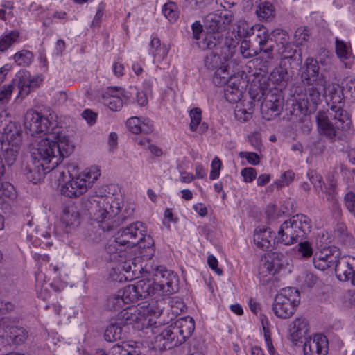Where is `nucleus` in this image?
Segmentation results:
<instances>
[{"label": "nucleus", "instance_id": "22", "mask_svg": "<svg viewBox=\"0 0 355 355\" xmlns=\"http://www.w3.org/2000/svg\"><path fill=\"white\" fill-rule=\"evenodd\" d=\"M334 266L337 278L340 281H349L355 269V257L343 256L338 257Z\"/></svg>", "mask_w": 355, "mask_h": 355}, {"label": "nucleus", "instance_id": "31", "mask_svg": "<svg viewBox=\"0 0 355 355\" xmlns=\"http://www.w3.org/2000/svg\"><path fill=\"white\" fill-rule=\"evenodd\" d=\"M274 233L268 228L256 229L254 234V242L256 245L263 250H270L272 241L274 240Z\"/></svg>", "mask_w": 355, "mask_h": 355}, {"label": "nucleus", "instance_id": "30", "mask_svg": "<svg viewBox=\"0 0 355 355\" xmlns=\"http://www.w3.org/2000/svg\"><path fill=\"white\" fill-rule=\"evenodd\" d=\"M230 52H228V54ZM227 56V52L220 53L219 51H211L209 55H207L205 58V66L210 69H216L215 74L222 78L227 73L225 67H220L221 63V56Z\"/></svg>", "mask_w": 355, "mask_h": 355}, {"label": "nucleus", "instance_id": "44", "mask_svg": "<svg viewBox=\"0 0 355 355\" xmlns=\"http://www.w3.org/2000/svg\"><path fill=\"white\" fill-rule=\"evenodd\" d=\"M335 44L336 55L340 60H347L350 58L352 50L349 45L338 39L336 40Z\"/></svg>", "mask_w": 355, "mask_h": 355}, {"label": "nucleus", "instance_id": "54", "mask_svg": "<svg viewBox=\"0 0 355 355\" xmlns=\"http://www.w3.org/2000/svg\"><path fill=\"white\" fill-rule=\"evenodd\" d=\"M239 51L245 58H252L258 54V51L257 49H252L250 43L246 40L241 42V46H239Z\"/></svg>", "mask_w": 355, "mask_h": 355}, {"label": "nucleus", "instance_id": "46", "mask_svg": "<svg viewBox=\"0 0 355 355\" xmlns=\"http://www.w3.org/2000/svg\"><path fill=\"white\" fill-rule=\"evenodd\" d=\"M162 13L171 22L175 21L179 17L178 6L173 2L165 3L162 8Z\"/></svg>", "mask_w": 355, "mask_h": 355}, {"label": "nucleus", "instance_id": "50", "mask_svg": "<svg viewBox=\"0 0 355 355\" xmlns=\"http://www.w3.org/2000/svg\"><path fill=\"white\" fill-rule=\"evenodd\" d=\"M274 12L273 6L268 2L259 3L256 10V13L259 17L266 19L273 17Z\"/></svg>", "mask_w": 355, "mask_h": 355}, {"label": "nucleus", "instance_id": "3", "mask_svg": "<svg viewBox=\"0 0 355 355\" xmlns=\"http://www.w3.org/2000/svg\"><path fill=\"white\" fill-rule=\"evenodd\" d=\"M145 232L146 227L141 222L132 223L120 230L115 240L106 247L107 254H110L112 260H119V257H123L125 254V249H122L121 247L126 245L130 248L140 243L145 238Z\"/></svg>", "mask_w": 355, "mask_h": 355}, {"label": "nucleus", "instance_id": "20", "mask_svg": "<svg viewBox=\"0 0 355 355\" xmlns=\"http://www.w3.org/2000/svg\"><path fill=\"white\" fill-rule=\"evenodd\" d=\"M88 189V183L78 175L71 178L60 187L62 195L69 198H76L85 193Z\"/></svg>", "mask_w": 355, "mask_h": 355}, {"label": "nucleus", "instance_id": "56", "mask_svg": "<svg viewBox=\"0 0 355 355\" xmlns=\"http://www.w3.org/2000/svg\"><path fill=\"white\" fill-rule=\"evenodd\" d=\"M344 200L346 208L355 217V193L348 191L345 196Z\"/></svg>", "mask_w": 355, "mask_h": 355}, {"label": "nucleus", "instance_id": "10", "mask_svg": "<svg viewBox=\"0 0 355 355\" xmlns=\"http://www.w3.org/2000/svg\"><path fill=\"white\" fill-rule=\"evenodd\" d=\"M144 333L150 339L146 343H147L148 347L150 349L162 351L175 347L174 345H172V340L169 337L166 328L159 332L157 327L147 326L144 329Z\"/></svg>", "mask_w": 355, "mask_h": 355}, {"label": "nucleus", "instance_id": "33", "mask_svg": "<svg viewBox=\"0 0 355 355\" xmlns=\"http://www.w3.org/2000/svg\"><path fill=\"white\" fill-rule=\"evenodd\" d=\"M189 117L191 122L189 123V129L191 132H197L199 134H204L208 130L207 123H201L202 111L198 107L193 108L189 112Z\"/></svg>", "mask_w": 355, "mask_h": 355}, {"label": "nucleus", "instance_id": "63", "mask_svg": "<svg viewBox=\"0 0 355 355\" xmlns=\"http://www.w3.org/2000/svg\"><path fill=\"white\" fill-rule=\"evenodd\" d=\"M275 272L273 263L270 261H266L259 268V273L263 276L272 275Z\"/></svg>", "mask_w": 355, "mask_h": 355}, {"label": "nucleus", "instance_id": "14", "mask_svg": "<svg viewBox=\"0 0 355 355\" xmlns=\"http://www.w3.org/2000/svg\"><path fill=\"white\" fill-rule=\"evenodd\" d=\"M232 19L233 15L227 10L210 13L205 18V26L207 32L224 33Z\"/></svg>", "mask_w": 355, "mask_h": 355}, {"label": "nucleus", "instance_id": "45", "mask_svg": "<svg viewBox=\"0 0 355 355\" xmlns=\"http://www.w3.org/2000/svg\"><path fill=\"white\" fill-rule=\"evenodd\" d=\"M340 87L345 98L355 97V79L347 77L343 80Z\"/></svg>", "mask_w": 355, "mask_h": 355}, {"label": "nucleus", "instance_id": "42", "mask_svg": "<svg viewBox=\"0 0 355 355\" xmlns=\"http://www.w3.org/2000/svg\"><path fill=\"white\" fill-rule=\"evenodd\" d=\"M123 329L119 322L110 324L105 331L104 338L108 342H114L123 338Z\"/></svg>", "mask_w": 355, "mask_h": 355}, {"label": "nucleus", "instance_id": "11", "mask_svg": "<svg viewBox=\"0 0 355 355\" xmlns=\"http://www.w3.org/2000/svg\"><path fill=\"white\" fill-rule=\"evenodd\" d=\"M304 85L306 86L305 93L304 98L299 99V107L301 110L306 111H314L321 101V96L324 89L326 81L322 82L321 84L313 83Z\"/></svg>", "mask_w": 355, "mask_h": 355}, {"label": "nucleus", "instance_id": "1", "mask_svg": "<svg viewBox=\"0 0 355 355\" xmlns=\"http://www.w3.org/2000/svg\"><path fill=\"white\" fill-rule=\"evenodd\" d=\"M73 150L74 145L67 134L66 128L55 127L48 137L36 139L32 143L31 155L35 162L52 171Z\"/></svg>", "mask_w": 355, "mask_h": 355}, {"label": "nucleus", "instance_id": "61", "mask_svg": "<svg viewBox=\"0 0 355 355\" xmlns=\"http://www.w3.org/2000/svg\"><path fill=\"white\" fill-rule=\"evenodd\" d=\"M310 182L316 188L322 189L323 184V179L320 174L315 171H311L307 174Z\"/></svg>", "mask_w": 355, "mask_h": 355}, {"label": "nucleus", "instance_id": "41", "mask_svg": "<svg viewBox=\"0 0 355 355\" xmlns=\"http://www.w3.org/2000/svg\"><path fill=\"white\" fill-rule=\"evenodd\" d=\"M345 98L342 94L339 85L333 84L328 89L327 103L329 107L332 105H343V100Z\"/></svg>", "mask_w": 355, "mask_h": 355}, {"label": "nucleus", "instance_id": "59", "mask_svg": "<svg viewBox=\"0 0 355 355\" xmlns=\"http://www.w3.org/2000/svg\"><path fill=\"white\" fill-rule=\"evenodd\" d=\"M338 241L347 248H352L355 245V240L350 232L347 231L337 238Z\"/></svg>", "mask_w": 355, "mask_h": 355}, {"label": "nucleus", "instance_id": "57", "mask_svg": "<svg viewBox=\"0 0 355 355\" xmlns=\"http://www.w3.org/2000/svg\"><path fill=\"white\" fill-rule=\"evenodd\" d=\"M295 174L291 171L284 172L279 180L276 182L277 187L288 185L294 179Z\"/></svg>", "mask_w": 355, "mask_h": 355}, {"label": "nucleus", "instance_id": "17", "mask_svg": "<svg viewBox=\"0 0 355 355\" xmlns=\"http://www.w3.org/2000/svg\"><path fill=\"white\" fill-rule=\"evenodd\" d=\"M251 31L252 33L247 32V35H253L254 31H257L254 42L259 44L260 51H263L268 54V58H272L274 45L273 41L270 37L268 30L263 26L257 24L252 27Z\"/></svg>", "mask_w": 355, "mask_h": 355}, {"label": "nucleus", "instance_id": "36", "mask_svg": "<svg viewBox=\"0 0 355 355\" xmlns=\"http://www.w3.org/2000/svg\"><path fill=\"white\" fill-rule=\"evenodd\" d=\"M168 48L163 44L158 37H154L151 40L150 44L149 53L153 57V62L162 61L168 55Z\"/></svg>", "mask_w": 355, "mask_h": 355}, {"label": "nucleus", "instance_id": "38", "mask_svg": "<svg viewBox=\"0 0 355 355\" xmlns=\"http://www.w3.org/2000/svg\"><path fill=\"white\" fill-rule=\"evenodd\" d=\"M253 102H248L247 104L240 103L237 105L235 111V118L241 122H246L249 121L252 116L254 110Z\"/></svg>", "mask_w": 355, "mask_h": 355}, {"label": "nucleus", "instance_id": "7", "mask_svg": "<svg viewBox=\"0 0 355 355\" xmlns=\"http://www.w3.org/2000/svg\"><path fill=\"white\" fill-rule=\"evenodd\" d=\"M300 302V295L297 289L294 287L284 288L276 295L272 311L279 318H290L295 313Z\"/></svg>", "mask_w": 355, "mask_h": 355}, {"label": "nucleus", "instance_id": "60", "mask_svg": "<svg viewBox=\"0 0 355 355\" xmlns=\"http://www.w3.org/2000/svg\"><path fill=\"white\" fill-rule=\"evenodd\" d=\"M241 158H245L252 165H257L260 162L259 157L256 153L241 152L239 154Z\"/></svg>", "mask_w": 355, "mask_h": 355}, {"label": "nucleus", "instance_id": "26", "mask_svg": "<svg viewBox=\"0 0 355 355\" xmlns=\"http://www.w3.org/2000/svg\"><path fill=\"white\" fill-rule=\"evenodd\" d=\"M13 82L17 83L19 89V94L21 96L28 95L31 91L37 86L38 80L31 78L30 73L26 70L19 71L15 76Z\"/></svg>", "mask_w": 355, "mask_h": 355}, {"label": "nucleus", "instance_id": "8", "mask_svg": "<svg viewBox=\"0 0 355 355\" xmlns=\"http://www.w3.org/2000/svg\"><path fill=\"white\" fill-rule=\"evenodd\" d=\"M147 270L153 273V281L157 291H162L166 294H171L178 290V277L174 272L163 266H151L150 269Z\"/></svg>", "mask_w": 355, "mask_h": 355}, {"label": "nucleus", "instance_id": "62", "mask_svg": "<svg viewBox=\"0 0 355 355\" xmlns=\"http://www.w3.org/2000/svg\"><path fill=\"white\" fill-rule=\"evenodd\" d=\"M13 89V84L10 83L0 90V103L5 104L8 102Z\"/></svg>", "mask_w": 355, "mask_h": 355}, {"label": "nucleus", "instance_id": "25", "mask_svg": "<svg viewBox=\"0 0 355 355\" xmlns=\"http://www.w3.org/2000/svg\"><path fill=\"white\" fill-rule=\"evenodd\" d=\"M4 334L6 340L13 345H23L29 336L28 331L19 326H6Z\"/></svg>", "mask_w": 355, "mask_h": 355}, {"label": "nucleus", "instance_id": "52", "mask_svg": "<svg viewBox=\"0 0 355 355\" xmlns=\"http://www.w3.org/2000/svg\"><path fill=\"white\" fill-rule=\"evenodd\" d=\"M311 32L306 27H300L295 31V39L298 45L309 40Z\"/></svg>", "mask_w": 355, "mask_h": 355}, {"label": "nucleus", "instance_id": "27", "mask_svg": "<svg viewBox=\"0 0 355 355\" xmlns=\"http://www.w3.org/2000/svg\"><path fill=\"white\" fill-rule=\"evenodd\" d=\"M316 121L319 133L327 139L334 141L336 137L337 128L335 125L329 121L326 113L324 112H318L316 116Z\"/></svg>", "mask_w": 355, "mask_h": 355}, {"label": "nucleus", "instance_id": "32", "mask_svg": "<svg viewBox=\"0 0 355 355\" xmlns=\"http://www.w3.org/2000/svg\"><path fill=\"white\" fill-rule=\"evenodd\" d=\"M107 256L108 257H107V259L109 261L112 262L118 263L117 268L119 270H123L127 273L130 272L132 271V273H135L138 270L139 271L141 269V267L138 266V261L139 260V258H127L126 250H125V254L123 256V257H119V260H112L110 259V254H107Z\"/></svg>", "mask_w": 355, "mask_h": 355}, {"label": "nucleus", "instance_id": "4", "mask_svg": "<svg viewBox=\"0 0 355 355\" xmlns=\"http://www.w3.org/2000/svg\"><path fill=\"white\" fill-rule=\"evenodd\" d=\"M311 222L304 214H296L284 222L277 232L279 240L290 245L303 239L311 232Z\"/></svg>", "mask_w": 355, "mask_h": 355}, {"label": "nucleus", "instance_id": "19", "mask_svg": "<svg viewBox=\"0 0 355 355\" xmlns=\"http://www.w3.org/2000/svg\"><path fill=\"white\" fill-rule=\"evenodd\" d=\"M338 250L336 248H326L316 252L313 259V263L315 268L325 270L329 268H334L336 259L338 257Z\"/></svg>", "mask_w": 355, "mask_h": 355}, {"label": "nucleus", "instance_id": "43", "mask_svg": "<svg viewBox=\"0 0 355 355\" xmlns=\"http://www.w3.org/2000/svg\"><path fill=\"white\" fill-rule=\"evenodd\" d=\"M19 37V32L13 30L0 37V51L4 52L9 49Z\"/></svg>", "mask_w": 355, "mask_h": 355}, {"label": "nucleus", "instance_id": "39", "mask_svg": "<svg viewBox=\"0 0 355 355\" xmlns=\"http://www.w3.org/2000/svg\"><path fill=\"white\" fill-rule=\"evenodd\" d=\"M21 132L14 123H9L3 129L1 142H21Z\"/></svg>", "mask_w": 355, "mask_h": 355}, {"label": "nucleus", "instance_id": "37", "mask_svg": "<svg viewBox=\"0 0 355 355\" xmlns=\"http://www.w3.org/2000/svg\"><path fill=\"white\" fill-rule=\"evenodd\" d=\"M21 142H1L2 150L6 162L12 165L16 159Z\"/></svg>", "mask_w": 355, "mask_h": 355}, {"label": "nucleus", "instance_id": "18", "mask_svg": "<svg viewBox=\"0 0 355 355\" xmlns=\"http://www.w3.org/2000/svg\"><path fill=\"white\" fill-rule=\"evenodd\" d=\"M80 213L75 204L71 203L62 207L60 222L66 232L78 227L80 224Z\"/></svg>", "mask_w": 355, "mask_h": 355}, {"label": "nucleus", "instance_id": "5", "mask_svg": "<svg viewBox=\"0 0 355 355\" xmlns=\"http://www.w3.org/2000/svg\"><path fill=\"white\" fill-rule=\"evenodd\" d=\"M251 87L249 91L252 101H259L263 98L261 104V114L267 121L278 116L283 110L284 98L280 93L270 89H262Z\"/></svg>", "mask_w": 355, "mask_h": 355}, {"label": "nucleus", "instance_id": "51", "mask_svg": "<svg viewBox=\"0 0 355 355\" xmlns=\"http://www.w3.org/2000/svg\"><path fill=\"white\" fill-rule=\"evenodd\" d=\"M271 77L277 82H286L289 79V75L287 69L282 66L276 67L271 73Z\"/></svg>", "mask_w": 355, "mask_h": 355}, {"label": "nucleus", "instance_id": "13", "mask_svg": "<svg viewBox=\"0 0 355 355\" xmlns=\"http://www.w3.org/2000/svg\"><path fill=\"white\" fill-rule=\"evenodd\" d=\"M234 43L232 39L225 37V33L207 32L202 41V48L213 50L214 52L225 53L228 51L232 53V46L235 47Z\"/></svg>", "mask_w": 355, "mask_h": 355}, {"label": "nucleus", "instance_id": "24", "mask_svg": "<svg viewBox=\"0 0 355 355\" xmlns=\"http://www.w3.org/2000/svg\"><path fill=\"white\" fill-rule=\"evenodd\" d=\"M343 105L338 104L329 107L330 110L329 114L332 116L337 130L346 132L350 130L352 121L349 114L343 109Z\"/></svg>", "mask_w": 355, "mask_h": 355}, {"label": "nucleus", "instance_id": "16", "mask_svg": "<svg viewBox=\"0 0 355 355\" xmlns=\"http://www.w3.org/2000/svg\"><path fill=\"white\" fill-rule=\"evenodd\" d=\"M117 320L121 324H132L136 328H139L144 325L146 317L145 316V312L142 313L140 308L128 306L118 313Z\"/></svg>", "mask_w": 355, "mask_h": 355}, {"label": "nucleus", "instance_id": "53", "mask_svg": "<svg viewBox=\"0 0 355 355\" xmlns=\"http://www.w3.org/2000/svg\"><path fill=\"white\" fill-rule=\"evenodd\" d=\"M131 346L128 343L123 342L122 344L114 345L110 350L111 355H130Z\"/></svg>", "mask_w": 355, "mask_h": 355}, {"label": "nucleus", "instance_id": "47", "mask_svg": "<svg viewBox=\"0 0 355 355\" xmlns=\"http://www.w3.org/2000/svg\"><path fill=\"white\" fill-rule=\"evenodd\" d=\"M101 175V171L96 166H92L88 171H85L78 175L80 178L85 179L86 183H88V188Z\"/></svg>", "mask_w": 355, "mask_h": 355}, {"label": "nucleus", "instance_id": "2", "mask_svg": "<svg viewBox=\"0 0 355 355\" xmlns=\"http://www.w3.org/2000/svg\"><path fill=\"white\" fill-rule=\"evenodd\" d=\"M121 203V199L114 195H95L81 200L84 214L98 223L117 216L120 211Z\"/></svg>", "mask_w": 355, "mask_h": 355}, {"label": "nucleus", "instance_id": "64", "mask_svg": "<svg viewBox=\"0 0 355 355\" xmlns=\"http://www.w3.org/2000/svg\"><path fill=\"white\" fill-rule=\"evenodd\" d=\"M298 251L304 257H309L313 254V249L309 242H300L298 245Z\"/></svg>", "mask_w": 355, "mask_h": 355}, {"label": "nucleus", "instance_id": "40", "mask_svg": "<svg viewBox=\"0 0 355 355\" xmlns=\"http://www.w3.org/2000/svg\"><path fill=\"white\" fill-rule=\"evenodd\" d=\"M130 302H132V301L125 297L123 288L122 290L119 291L116 295L111 296L107 299V306L110 309L117 311Z\"/></svg>", "mask_w": 355, "mask_h": 355}, {"label": "nucleus", "instance_id": "9", "mask_svg": "<svg viewBox=\"0 0 355 355\" xmlns=\"http://www.w3.org/2000/svg\"><path fill=\"white\" fill-rule=\"evenodd\" d=\"M172 345L175 347L182 345L189 338L194 329V320L189 316L178 319L173 324L166 327Z\"/></svg>", "mask_w": 355, "mask_h": 355}, {"label": "nucleus", "instance_id": "58", "mask_svg": "<svg viewBox=\"0 0 355 355\" xmlns=\"http://www.w3.org/2000/svg\"><path fill=\"white\" fill-rule=\"evenodd\" d=\"M53 173L60 185L67 182L66 179L67 177L71 178L69 171L64 167H58Z\"/></svg>", "mask_w": 355, "mask_h": 355}, {"label": "nucleus", "instance_id": "23", "mask_svg": "<svg viewBox=\"0 0 355 355\" xmlns=\"http://www.w3.org/2000/svg\"><path fill=\"white\" fill-rule=\"evenodd\" d=\"M228 73L222 76L223 82L226 83L224 89V95L226 100L235 103L240 101L242 97V89L240 88V79L237 77H230L227 78Z\"/></svg>", "mask_w": 355, "mask_h": 355}, {"label": "nucleus", "instance_id": "48", "mask_svg": "<svg viewBox=\"0 0 355 355\" xmlns=\"http://www.w3.org/2000/svg\"><path fill=\"white\" fill-rule=\"evenodd\" d=\"M142 313L145 312V316L153 315L154 317H159L163 312V307L158 302L151 301L148 304L146 307H141Z\"/></svg>", "mask_w": 355, "mask_h": 355}, {"label": "nucleus", "instance_id": "6", "mask_svg": "<svg viewBox=\"0 0 355 355\" xmlns=\"http://www.w3.org/2000/svg\"><path fill=\"white\" fill-rule=\"evenodd\" d=\"M58 125L53 113H42L33 110L26 112L24 117V128L26 132L31 136L37 137L42 135L44 137H48ZM42 137V135H40Z\"/></svg>", "mask_w": 355, "mask_h": 355}, {"label": "nucleus", "instance_id": "29", "mask_svg": "<svg viewBox=\"0 0 355 355\" xmlns=\"http://www.w3.org/2000/svg\"><path fill=\"white\" fill-rule=\"evenodd\" d=\"M289 332L291 341L296 344L298 340L305 338L309 332L307 320L303 317L297 318L291 322Z\"/></svg>", "mask_w": 355, "mask_h": 355}, {"label": "nucleus", "instance_id": "35", "mask_svg": "<svg viewBox=\"0 0 355 355\" xmlns=\"http://www.w3.org/2000/svg\"><path fill=\"white\" fill-rule=\"evenodd\" d=\"M26 178L31 182L36 184L38 182L44 175L51 172V170L46 169V168L38 162L33 160L32 166H28L25 168Z\"/></svg>", "mask_w": 355, "mask_h": 355}, {"label": "nucleus", "instance_id": "21", "mask_svg": "<svg viewBox=\"0 0 355 355\" xmlns=\"http://www.w3.org/2000/svg\"><path fill=\"white\" fill-rule=\"evenodd\" d=\"M327 339L322 334H315L313 338L306 340L303 351L305 355H326L328 352Z\"/></svg>", "mask_w": 355, "mask_h": 355}, {"label": "nucleus", "instance_id": "12", "mask_svg": "<svg viewBox=\"0 0 355 355\" xmlns=\"http://www.w3.org/2000/svg\"><path fill=\"white\" fill-rule=\"evenodd\" d=\"M157 291L153 279H141L124 287L125 297L132 302L153 295Z\"/></svg>", "mask_w": 355, "mask_h": 355}, {"label": "nucleus", "instance_id": "55", "mask_svg": "<svg viewBox=\"0 0 355 355\" xmlns=\"http://www.w3.org/2000/svg\"><path fill=\"white\" fill-rule=\"evenodd\" d=\"M273 34L274 35L279 36V37L276 38V42H279L282 44V48L284 49L283 52H286V49L289 47V37L286 31L277 29L273 31Z\"/></svg>", "mask_w": 355, "mask_h": 355}, {"label": "nucleus", "instance_id": "34", "mask_svg": "<svg viewBox=\"0 0 355 355\" xmlns=\"http://www.w3.org/2000/svg\"><path fill=\"white\" fill-rule=\"evenodd\" d=\"M126 125L132 133L139 134L151 131L153 123L148 119H144L141 121L139 117L134 116L127 120Z\"/></svg>", "mask_w": 355, "mask_h": 355}, {"label": "nucleus", "instance_id": "15", "mask_svg": "<svg viewBox=\"0 0 355 355\" xmlns=\"http://www.w3.org/2000/svg\"><path fill=\"white\" fill-rule=\"evenodd\" d=\"M320 67L313 58H307L300 67V78L304 85L321 84L325 81L323 75L319 73Z\"/></svg>", "mask_w": 355, "mask_h": 355}, {"label": "nucleus", "instance_id": "28", "mask_svg": "<svg viewBox=\"0 0 355 355\" xmlns=\"http://www.w3.org/2000/svg\"><path fill=\"white\" fill-rule=\"evenodd\" d=\"M129 99L130 96L128 95V93L120 90L116 94L107 92L103 96V102L110 110L116 112L120 110L123 107V104L126 103Z\"/></svg>", "mask_w": 355, "mask_h": 355}, {"label": "nucleus", "instance_id": "49", "mask_svg": "<svg viewBox=\"0 0 355 355\" xmlns=\"http://www.w3.org/2000/svg\"><path fill=\"white\" fill-rule=\"evenodd\" d=\"M13 59L18 65L27 66L32 62L33 53L28 50H21L14 55Z\"/></svg>", "mask_w": 355, "mask_h": 355}]
</instances>
